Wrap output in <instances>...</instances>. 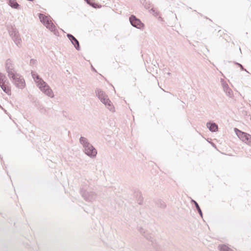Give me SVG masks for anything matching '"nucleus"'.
I'll list each match as a JSON object with an SVG mask.
<instances>
[{
	"instance_id": "obj_1",
	"label": "nucleus",
	"mask_w": 251,
	"mask_h": 251,
	"mask_svg": "<svg viewBox=\"0 0 251 251\" xmlns=\"http://www.w3.org/2000/svg\"><path fill=\"white\" fill-rule=\"evenodd\" d=\"M32 76L37 84V86L45 94L50 98H53L54 95L52 90L48 84L40 77L39 75L35 72H31Z\"/></svg>"
},
{
	"instance_id": "obj_2",
	"label": "nucleus",
	"mask_w": 251,
	"mask_h": 251,
	"mask_svg": "<svg viewBox=\"0 0 251 251\" xmlns=\"http://www.w3.org/2000/svg\"><path fill=\"white\" fill-rule=\"evenodd\" d=\"M79 142L83 146V151L87 155L91 158H94L96 156L97 154V150L88 141L86 138L81 136L79 138Z\"/></svg>"
},
{
	"instance_id": "obj_3",
	"label": "nucleus",
	"mask_w": 251,
	"mask_h": 251,
	"mask_svg": "<svg viewBox=\"0 0 251 251\" xmlns=\"http://www.w3.org/2000/svg\"><path fill=\"white\" fill-rule=\"evenodd\" d=\"M95 93L96 97L105 105L107 108L112 112L115 111L114 106L108 98V96L103 90L100 88H96Z\"/></svg>"
},
{
	"instance_id": "obj_4",
	"label": "nucleus",
	"mask_w": 251,
	"mask_h": 251,
	"mask_svg": "<svg viewBox=\"0 0 251 251\" xmlns=\"http://www.w3.org/2000/svg\"><path fill=\"white\" fill-rule=\"evenodd\" d=\"M15 86L19 89H23L25 86V82L24 77L16 73L9 77Z\"/></svg>"
},
{
	"instance_id": "obj_5",
	"label": "nucleus",
	"mask_w": 251,
	"mask_h": 251,
	"mask_svg": "<svg viewBox=\"0 0 251 251\" xmlns=\"http://www.w3.org/2000/svg\"><path fill=\"white\" fill-rule=\"evenodd\" d=\"M80 193L82 197L88 202H93L96 200L97 198V194L95 192L88 191L84 188L80 189Z\"/></svg>"
},
{
	"instance_id": "obj_6",
	"label": "nucleus",
	"mask_w": 251,
	"mask_h": 251,
	"mask_svg": "<svg viewBox=\"0 0 251 251\" xmlns=\"http://www.w3.org/2000/svg\"><path fill=\"white\" fill-rule=\"evenodd\" d=\"M129 20L130 24L133 26L138 29L143 30L144 28L145 25L142 21L135 15H131L129 17Z\"/></svg>"
},
{
	"instance_id": "obj_7",
	"label": "nucleus",
	"mask_w": 251,
	"mask_h": 251,
	"mask_svg": "<svg viewBox=\"0 0 251 251\" xmlns=\"http://www.w3.org/2000/svg\"><path fill=\"white\" fill-rule=\"evenodd\" d=\"M138 230L147 240H149L152 243L153 247L155 248L156 250H158V245L156 243H154L155 240L153 239L151 234L146 232L142 227H140Z\"/></svg>"
},
{
	"instance_id": "obj_8",
	"label": "nucleus",
	"mask_w": 251,
	"mask_h": 251,
	"mask_svg": "<svg viewBox=\"0 0 251 251\" xmlns=\"http://www.w3.org/2000/svg\"><path fill=\"white\" fill-rule=\"evenodd\" d=\"M5 69L8 74V77L11 76L14 73H17L14 69L13 65L10 59L6 60L5 62Z\"/></svg>"
},
{
	"instance_id": "obj_9",
	"label": "nucleus",
	"mask_w": 251,
	"mask_h": 251,
	"mask_svg": "<svg viewBox=\"0 0 251 251\" xmlns=\"http://www.w3.org/2000/svg\"><path fill=\"white\" fill-rule=\"evenodd\" d=\"M67 37L74 45L75 49L78 51L80 50V46L78 40L74 36L70 33L67 34Z\"/></svg>"
},
{
	"instance_id": "obj_10",
	"label": "nucleus",
	"mask_w": 251,
	"mask_h": 251,
	"mask_svg": "<svg viewBox=\"0 0 251 251\" xmlns=\"http://www.w3.org/2000/svg\"><path fill=\"white\" fill-rule=\"evenodd\" d=\"M221 81L224 92L228 97L231 98L233 96L232 90L229 87L227 83L223 79H221Z\"/></svg>"
},
{
	"instance_id": "obj_11",
	"label": "nucleus",
	"mask_w": 251,
	"mask_h": 251,
	"mask_svg": "<svg viewBox=\"0 0 251 251\" xmlns=\"http://www.w3.org/2000/svg\"><path fill=\"white\" fill-rule=\"evenodd\" d=\"M35 106L39 110L42 114H47V110L43 104L39 101H35Z\"/></svg>"
},
{
	"instance_id": "obj_12",
	"label": "nucleus",
	"mask_w": 251,
	"mask_h": 251,
	"mask_svg": "<svg viewBox=\"0 0 251 251\" xmlns=\"http://www.w3.org/2000/svg\"><path fill=\"white\" fill-rule=\"evenodd\" d=\"M207 127L209 129V130L212 132H214L218 130V125L215 123L213 122H208L206 124Z\"/></svg>"
},
{
	"instance_id": "obj_13",
	"label": "nucleus",
	"mask_w": 251,
	"mask_h": 251,
	"mask_svg": "<svg viewBox=\"0 0 251 251\" xmlns=\"http://www.w3.org/2000/svg\"><path fill=\"white\" fill-rule=\"evenodd\" d=\"M45 26L51 32H53L54 34L57 35V33H58L55 26L50 20Z\"/></svg>"
},
{
	"instance_id": "obj_14",
	"label": "nucleus",
	"mask_w": 251,
	"mask_h": 251,
	"mask_svg": "<svg viewBox=\"0 0 251 251\" xmlns=\"http://www.w3.org/2000/svg\"><path fill=\"white\" fill-rule=\"evenodd\" d=\"M7 3L12 8L16 9H20L21 8V5L16 0H7Z\"/></svg>"
},
{
	"instance_id": "obj_15",
	"label": "nucleus",
	"mask_w": 251,
	"mask_h": 251,
	"mask_svg": "<svg viewBox=\"0 0 251 251\" xmlns=\"http://www.w3.org/2000/svg\"><path fill=\"white\" fill-rule=\"evenodd\" d=\"M234 131L238 137L243 142L246 135V132H243L237 128H234Z\"/></svg>"
},
{
	"instance_id": "obj_16",
	"label": "nucleus",
	"mask_w": 251,
	"mask_h": 251,
	"mask_svg": "<svg viewBox=\"0 0 251 251\" xmlns=\"http://www.w3.org/2000/svg\"><path fill=\"white\" fill-rule=\"evenodd\" d=\"M39 18L41 21V22L45 25L47 23H48L50 20L48 18V17L45 16L44 14L42 13L38 14Z\"/></svg>"
},
{
	"instance_id": "obj_17",
	"label": "nucleus",
	"mask_w": 251,
	"mask_h": 251,
	"mask_svg": "<svg viewBox=\"0 0 251 251\" xmlns=\"http://www.w3.org/2000/svg\"><path fill=\"white\" fill-rule=\"evenodd\" d=\"M0 87L3 91V92H4L8 95H11V88L6 84V83L1 84V85H0Z\"/></svg>"
},
{
	"instance_id": "obj_18",
	"label": "nucleus",
	"mask_w": 251,
	"mask_h": 251,
	"mask_svg": "<svg viewBox=\"0 0 251 251\" xmlns=\"http://www.w3.org/2000/svg\"><path fill=\"white\" fill-rule=\"evenodd\" d=\"M191 202L195 205L196 208L198 211V212L199 213L201 217L202 218V212L198 203L193 199H191Z\"/></svg>"
},
{
	"instance_id": "obj_19",
	"label": "nucleus",
	"mask_w": 251,
	"mask_h": 251,
	"mask_svg": "<svg viewBox=\"0 0 251 251\" xmlns=\"http://www.w3.org/2000/svg\"><path fill=\"white\" fill-rule=\"evenodd\" d=\"M13 41L14 42L15 44L18 46L19 47V45L21 44V42L22 41L21 39L19 33L17 34L15 36H13L11 37Z\"/></svg>"
},
{
	"instance_id": "obj_20",
	"label": "nucleus",
	"mask_w": 251,
	"mask_h": 251,
	"mask_svg": "<svg viewBox=\"0 0 251 251\" xmlns=\"http://www.w3.org/2000/svg\"><path fill=\"white\" fill-rule=\"evenodd\" d=\"M155 204L158 207H159L161 209H165L166 207V204L165 202L161 200H157L155 201Z\"/></svg>"
},
{
	"instance_id": "obj_21",
	"label": "nucleus",
	"mask_w": 251,
	"mask_h": 251,
	"mask_svg": "<svg viewBox=\"0 0 251 251\" xmlns=\"http://www.w3.org/2000/svg\"><path fill=\"white\" fill-rule=\"evenodd\" d=\"M141 3L147 9H149L151 7V2L149 0H141Z\"/></svg>"
},
{
	"instance_id": "obj_22",
	"label": "nucleus",
	"mask_w": 251,
	"mask_h": 251,
	"mask_svg": "<svg viewBox=\"0 0 251 251\" xmlns=\"http://www.w3.org/2000/svg\"><path fill=\"white\" fill-rule=\"evenodd\" d=\"M218 249L220 251H233L231 248L225 244L219 245Z\"/></svg>"
},
{
	"instance_id": "obj_23",
	"label": "nucleus",
	"mask_w": 251,
	"mask_h": 251,
	"mask_svg": "<svg viewBox=\"0 0 251 251\" xmlns=\"http://www.w3.org/2000/svg\"><path fill=\"white\" fill-rule=\"evenodd\" d=\"M89 5L92 6L94 8H100L101 5L98 3H95L93 1V0H84Z\"/></svg>"
},
{
	"instance_id": "obj_24",
	"label": "nucleus",
	"mask_w": 251,
	"mask_h": 251,
	"mask_svg": "<svg viewBox=\"0 0 251 251\" xmlns=\"http://www.w3.org/2000/svg\"><path fill=\"white\" fill-rule=\"evenodd\" d=\"M8 31L9 35L11 37L19 34V31L16 28L14 27H11V28L8 30Z\"/></svg>"
},
{
	"instance_id": "obj_25",
	"label": "nucleus",
	"mask_w": 251,
	"mask_h": 251,
	"mask_svg": "<svg viewBox=\"0 0 251 251\" xmlns=\"http://www.w3.org/2000/svg\"><path fill=\"white\" fill-rule=\"evenodd\" d=\"M246 135H246L245 137L244 138L243 142L247 144V145L251 146V135L248 133H246Z\"/></svg>"
},
{
	"instance_id": "obj_26",
	"label": "nucleus",
	"mask_w": 251,
	"mask_h": 251,
	"mask_svg": "<svg viewBox=\"0 0 251 251\" xmlns=\"http://www.w3.org/2000/svg\"><path fill=\"white\" fill-rule=\"evenodd\" d=\"M5 83H8L7 79L5 75L0 72V85Z\"/></svg>"
},
{
	"instance_id": "obj_27",
	"label": "nucleus",
	"mask_w": 251,
	"mask_h": 251,
	"mask_svg": "<svg viewBox=\"0 0 251 251\" xmlns=\"http://www.w3.org/2000/svg\"><path fill=\"white\" fill-rule=\"evenodd\" d=\"M234 63L235 64H236V65H237L239 67H240V69H241V71H246V72H247L248 73H249L247 71V70L246 69H245V68H244V67L243 66V65H242L241 64H240V63H238V62H234Z\"/></svg>"
},
{
	"instance_id": "obj_28",
	"label": "nucleus",
	"mask_w": 251,
	"mask_h": 251,
	"mask_svg": "<svg viewBox=\"0 0 251 251\" xmlns=\"http://www.w3.org/2000/svg\"><path fill=\"white\" fill-rule=\"evenodd\" d=\"M37 60L34 59H31L30 60V65H34L37 64Z\"/></svg>"
},
{
	"instance_id": "obj_29",
	"label": "nucleus",
	"mask_w": 251,
	"mask_h": 251,
	"mask_svg": "<svg viewBox=\"0 0 251 251\" xmlns=\"http://www.w3.org/2000/svg\"><path fill=\"white\" fill-rule=\"evenodd\" d=\"M62 114L64 117L68 118L69 120H71V118L69 117L68 114L66 111H63Z\"/></svg>"
},
{
	"instance_id": "obj_30",
	"label": "nucleus",
	"mask_w": 251,
	"mask_h": 251,
	"mask_svg": "<svg viewBox=\"0 0 251 251\" xmlns=\"http://www.w3.org/2000/svg\"><path fill=\"white\" fill-rule=\"evenodd\" d=\"M142 200H139L138 203H139V204H142Z\"/></svg>"
},
{
	"instance_id": "obj_31",
	"label": "nucleus",
	"mask_w": 251,
	"mask_h": 251,
	"mask_svg": "<svg viewBox=\"0 0 251 251\" xmlns=\"http://www.w3.org/2000/svg\"><path fill=\"white\" fill-rule=\"evenodd\" d=\"M92 70H93V71H94V72H96V69H95L93 66H92Z\"/></svg>"
},
{
	"instance_id": "obj_32",
	"label": "nucleus",
	"mask_w": 251,
	"mask_h": 251,
	"mask_svg": "<svg viewBox=\"0 0 251 251\" xmlns=\"http://www.w3.org/2000/svg\"><path fill=\"white\" fill-rule=\"evenodd\" d=\"M171 73H170V72L167 73V75H171Z\"/></svg>"
},
{
	"instance_id": "obj_33",
	"label": "nucleus",
	"mask_w": 251,
	"mask_h": 251,
	"mask_svg": "<svg viewBox=\"0 0 251 251\" xmlns=\"http://www.w3.org/2000/svg\"><path fill=\"white\" fill-rule=\"evenodd\" d=\"M115 38H116V40H119V39L117 38V36H116V37H115Z\"/></svg>"
},
{
	"instance_id": "obj_34",
	"label": "nucleus",
	"mask_w": 251,
	"mask_h": 251,
	"mask_svg": "<svg viewBox=\"0 0 251 251\" xmlns=\"http://www.w3.org/2000/svg\"><path fill=\"white\" fill-rule=\"evenodd\" d=\"M151 10H152V11H154V10L153 9V8H151Z\"/></svg>"
}]
</instances>
